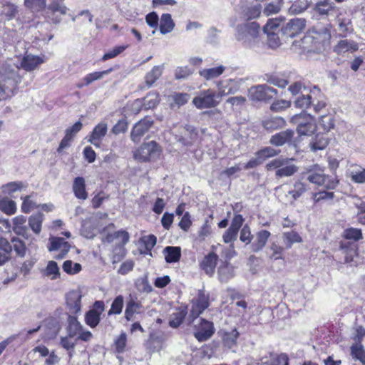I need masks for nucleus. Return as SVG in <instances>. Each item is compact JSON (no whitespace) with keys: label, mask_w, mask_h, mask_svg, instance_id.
<instances>
[{"label":"nucleus","mask_w":365,"mask_h":365,"mask_svg":"<svg viewBox=\"0 0 365 365\" xmlns=\"http://www.w3.org/2000/svg\"><path fill=\"white\" fill-rule=\"evenodd\" d=\"M19 70L18 67L7 62L0 66V101L11 98L17 93L22 78Z\"/></svg>","instance_id":"obj_1"},{"label":"nucleus","mask_w":365,"mask_h":365,"mask_svg":"<svg viewBox=\"0 0 365 365\" xmlns=\"http://www.w3.org/2000/svg\"><path fill=\"white\" fill-rule=\"evenodd\" d=\"M108 217L107 213L97 212L88 219L83 221L81 228V235L87 239L94 238L98 233H101L102 237L105 236L108 232H110V230L114 228V225L110 223L108 226L103 227V220Z\"/></svg>","instance_id":"obj_2"},{"label":"nucleus","mask_w":365,"mask_h":365,"mask_svg":"<svg viewBox=\"0 0 365 365\" xmlns=\"http://www.w3.org/2000/svg\"><path fill=\"white\" fill-rule=\"evenodd\" d=\"M129 240V234L125 230H119L113 232H108L102 237L103 243H113L115 247L111 255L113 264L118 263L125 256V245Z\"/></svg>","instance_id":"obj_3"},{"label":"nucleus","mask_w":365,"mask_h":365,"mask_svg":"<svg viewBox=\"0 0 365 365\" xmlns=\"http://www.w3.org/2000/svg\"><path fill=\"white\" fill-rule=\"evenodd\" d=\"M259 26L256 22H247L237 27L236 38L249 48H253L258 42Z\"/></svg>","instance_id":"obj_4"},{"label":"nucleus","mask_w":365,"mask_h":365,"mask_svg":"<svg viewBox=\"0 0 365 365\" xmlns=\"http://www.w3.org/2000/svg\"><path fill=\"white\" fill-rule=\"evenodd\" d=\"M294 158L279 157L269 162L265 168L267 171L275 170L277 178L291 177L298 171V167L292 163Z\"/></svg>","instance_id":"obj_5"},{"label":"nucleus","mask_w":365,"mask_h":365,"mask_svg":"<svg viewBox=\"0 0 365 365\" xmlns=\"http://www.w3.org/2000/svg\"><path fill=\"white\" fill-rule=\"evenodd\" d=\"M162 148L159 144L152 140L142 143L134 152L133 158L141 163L154 161L160 158Z\"/></svg>","instance_id":"obj_6"},{"label":"nucleus","mask_w":365,"mask_h":365,"mask_svg":"<svg viewBox=\"0 0 365 365\" xmlns=\"http://www.w3.org/2000/svg\"><path fill=\"white\" fill-rule=\"evenodd\" d=\"M290 121L297 125V130L299 135H311L316 130L314 118L307 113L292 116Z\"/></svg>","instance_id":"obj_7"},{"label":"nucleus","mask_w":365,"mask_h":365,"mask_svg":"<svg viewBox=\"0 0 365 365\" xmlns=\"http://www.w3.org/2000/svg\"><path fill=\"white\" fill-rule=\"evenodd\" d=\"M220 102L216 91L212 89L202 91L192 99V104L198 109L215 108Z\"/></svg>","instance_id":"obj_8"},{"label":"nucleus","mask_w":365,"mask_h":365,"mask_svg":"<svg viewBox=\"0 0 365 365\" xmlns=\"http://www.w3.org/2000/svg\"><path fill=\"white\" fill-rule=\"evenodd\" d=\"M277 93L276 89L266 85L252 86L249 89V97L254 101H269Z\"/></svg>","instance_id":"obj_9"},{"label":"nucleus","mask_w":365,"mask_h":365,"mask_svg":"<svg viewBox=\"0 0 365 365\" xmlns=\"http://www.w3.org/2000/svg\"><path fill=\"white\" fill-rule=\"evenodd\" d=\"M153 124V120L151 117H145L138 121L133 126L130 138L134 143H138L141 138L148 131Z\"/></svg>","instance_id":"obj_10"},{"label":"nucleus","mask_w":365,"mask_h":365,"mask_svg":"<svg viewBox=\"0 0 365 365\" xmlns=\"http://www.w3.org/2000/svg\"><path fill=\"white\" fill-rule=\"evenodd\" d=\"M192 305L190 310V317L193 319H196L209 307V296L205 294L204 291L199 290L197 297L192 299Z\"/></svg>","instance_id":"obj_11"},{"label":"nucleus","mask_w":365,"mask_h":365,"mask_svg":"<svg viewBox=\"0 0 365 365\" xmlns=\"http://www.w3.org/2000/svg\"><path fill=\"white\" fill-rule=\"evenodd\" d=\"M195 337L199 341H205L210 339L214 334V327L212 322L201 319L200 323L195 325Z\"/></svg>","instance_id":"obj_12"},{"label":"nucleus","mask_w":365,"mask_h":365,"mask_svg":"<svg viewBox=\"0 0 365 365\" xmlns=\"http://www.w3.org/2000/svg\"><path fill=\"white\" fill-rule=\"evenodd\" d=\"M240 81L235 79L220 81L217 83L218 89L217 94L220 99L222 96L234 94L240 90Z\"/></svg>","instance_id":"obj_13"},{"label":"nucleus","mask_w":365,"mask_h":365,"mask_svg":"<svg viewBox=\"0 0 365 365\" xmlns=\"http://www.w3.org/2000/svg\"><path fill=\"white\" fill-rule=\"evenodd\" d=\"M82 297L78 290H73L66 294V308L71 314H76L81 312Z\"/></svg>","instance_id":"obj_14"},{"label":"nucleus","mask_w":365,"mask_h":365,"mask_svg":"<svg viewBox=\"0 0 365 365\" xmlns=\"http://www.w3.org/2000/svg\"><path fill=\"white\" fill-rule=\"evenodd\" d=\"M244 218L241 215H235L231 222L230 227L223 235V241L230 243L237 240L240 228L242 227Z\"/></svg>","instance_id":"obj_15"},{"label":"nucleus","mask_w":365,"mask_h":365,"mask_svg":"<svg viewBox=\"0 0 365 365\" xmlns=\"http://www.w3.org/2000/svg\"><path fill=\"white\" fill-rule=\"evenodd\" d=\"M305 24L306 21L304 19H293L287 22L281 30L286 36L293 38L304 30Z\"/></svg>","instance_id":"obj_16"},{"label":"nucleus","mask_w":365,"mask_h":365,"mask_svg":"<svg viewBox=\"0 0 365 365\" xmlns=\"http://www.w3.org/2000/svg\"><path fill=\"white\" fill-rule=\"evenodd\" d=\"M160 99L159 96L157 93L152 92L148 93L144 98L143 99H137L133 103V109L137 112L139 111V107L142 106L145 110L155 108L159 103Z\"/></svg>","instance_id":"obj_17"},{"label":"nucleus","mask_w":365,"mask_h":365,"mask_svg":"<svg viewBox=\"0 0 365 365\" xmlns=\"http://www.w3.org/2000/svg\"><path fill=\"white\" fill-rule=\"evenodd\" d=\"M359 48L357 43L352 40L342 39L334 46V52L339 56H344L346 53H354Z\"/></svg>","instance_id":"obj_18"},{"label":"nucleus","mask_w":365,"mask_h":365,"mask_svg":"<svg viewBox=\"0 0 365 365\" xmlns=\"http://www.w3.org/2000/svg\"><path fill=\"white\" fill-rule=\"evenodd\" d=\"M44 62V59L42 57L28 54L21 60V66L13 65L14 67H18L19 69L23 68L26 71H32L36 69L39 65ZM20 70H19V71Z\"/></svg>","instance_id":"obj_19"},{"label":"nucleus","mask_w":365,"mask_h":365,"mask_svg":"<svg viewBox=\"0 0 365 365\" xmlns=\"http://www.w3.org/2000/svg\"><path fill=\"white\" fill-rule=\"evenodd\" d=\"M108 125L106 123H100L95 126L91 134L88 136V141L95 145L100 147L103 138L106 135Z\"/></svg>","instance_id":"obj_20"},{"label":"nucleus","mask_w":365,"mask_h":365,"mask_svg":"<svg viewBox=\"0 0 365 365\" xmlns=\"http://www.w3.org/2000/svg\"><path fill=\"white\" fill-rule=\"evenodd\" d=\"M317 95H319V89L314 86L309 93H303L299 96L294 101V105L297 108L307 109L312 104L314 96L316 98Z\"/></svg>","instance_id":"obj_21"},{"label":"nucleus","mask_w":365,"mask_h":365,"mask_svg":"<svg viewBox=\"0 0 365 365\" xmlns=\"http://www.w3.org/2000/svg\"><path fill=\"white\" fill-rule=\"evenodd\" d=\"M198 138V134L195 128L191 125H186L182 135L178 138L177 140L185 146H190Z\"/></svg>","instance_id":"obj_22"},{"label":"nucleus","mask_w":365,"mask_h":365,"mask_svg":"<svg viewBox=\"0 0 365 365\" xmlns=\"http://www.w3.org/2000/svg\"><path fill=\"white\" fill-rule=\"evenodd\" d=\"M143 312V307L140 302L130 298L126 304L125 310V318L128 321L133 320L135 314H140Z\"/></svg>","instance_id":"obj_23"},{"label":"nucleus","mask_w":365,"mask_h":365,"mask_svg":"<svg viewBox=\"0 0 365 365\" xmlns=\"http://www.w3.org/2000/svg\"><path fill=\"white\" fill-rule=\"evenodd\" d=\"M293 135L294 131L288 129L273 135L269 140V143L274 146H282L285 143H289Z\"/></svg>","instance_id":"obj_24"},{"label":"nucleus","mask_w":365,"mask_h":365,"mask_svg":"<svg viewBox=\"0 0 365 365\" xmlns=\"http://www.w3.org/2000/svg\"><path fill=\"white\" fill-rule=\"evenodd\" d=\"M217 259L218 257L216 254L209 253L200 262V267L207 275L211 276L215 272Z\"/></svg>","instance_id":"obj_25"},{"label":"nucleus","mask_w":365,"mask_h":365,"mask_svg":"<svg viewBox=\"0 0 365 365\" xmlns=\"http://www.w3.org/2000/svg\"><path fill=\"white\" fill-rule=\"evenodd\" d=\"M335 4L330 0L319 1L314 6V11L321 16H328L335 11Z\"/></svg>","instance_id":"obj_26"},{"label":"nucleus","mask_w":365,"mask_h":365,"mask_svg":"<svg viewBox=\"0 0 365 365\" xmlns=\"http://www.w3.org/2000/svg\"><path fill=\"white\" fill-rule=\"evenodd\" d=\"M73 191L74 195L81 200H86L88 193L86 190L85 180L82 177H77L74 179L73 184Z\"/></svg>","instance_id":"obj_27"},{"label":"nucleus","mask_w":365,"mask_h":365,"mask_svg":"<svg viewBox=\"0 0 365 365\" xmlns=\"http://www.w3.org/2000/svg\"><path fill=\"white\" fill-rule=\"evenodd\" d=\"M12 246L5 238H0V266L4 265L11 259Z\"/></svg>","instance_id":"obj_28"},{"label":"nucleus","mask_w":365,"mask_h":365,"mask_svg":"<svg viewBox=\"0 0 365 365\" xmlns=\"http://www.w3.org/2000/svg\"><path fill=\"white\" fill-rule=\"evenodd\" d=\"M225 71V67L222 65L217 67L203 68L199 71V75L206 81L215 79L221 76Z\"/></svg>","instance_id":"obj_29"},{"label":"nucleus","mask_w":365,"mask_h":365,"mask_svg":"<svg viewBox=\"0 0 365 365\" xmlns=\"http://www.w3.org/2000/svg\"><path fill=\"white\" fill-rule=\"evenodd\" d=\"M26 219L23 215H19L13 219V231L18 235L25 237L28 232L26 225Z\"/></svg>","instance_id":"obj_30"},{"label":"nucleus","mask_w":365,"mask_h":365,"mask_svg":"<svg viewBox=\"0 0 365 365\" xmlns=\"http://www.w3.org/2000/svg\"><path fill=\"white\" fill-rule=\"evenodd\" d=\"M163 254L166 262H176L180 260L181 256V249L179 247L168 246L163 250Z\"/></svg>","instance_id":"obj_31"},{"label":"nucleus","mask_w":365,"mask_h":365,"mask_svg":"<svg viewBox=\"0 0 365 365\" xmlns=\"http://www.w3.org/2000/svg\"><path fill=\"white\" fill-rule=\"evenodd\" d=\"M175 27V23L169 14H163L160 19L159 28L162 34L170 33Z\"/></svg>","instance_id":"obj_32"},{"label":"nucleus","mask_w":365,"mask_h":365,"mask_svg":"<svg viewBox=\"0 0 365 365\" xmlns=\"http://www.w3.org/2000/svg\"><path fill=\"white\" fill-rule=\"evenodd\" d=\"M282 240L286 249H290L294 243L302 242L301 236L294 230L283 232Z\"/></svg>","instance_id":"obj_33"},{"label":"nucleus","mask_w":365,"mask_h":365,"mask_svg":"<svg viewBox=\"0 0 365 365\" xmlns=\"http://www.w3.org/2000/svg\"><path fill=\"white\" fill-rule=\"evenodd\" d=\"M270 232L267 230H262L257 233L256 240L252 244V250L255 252L261 250L266 245Z\"/></svg>","instance_id":"obj_34"},{"label":"nucleus","mask_w":365,"mask_h":365,"mask_svg":"<svg viewBox=\"0 0 365 365\" xmlns=\"http://www.w3.org/2000/svg\"><path fill=\"white\" fill-rule=\"evenodd\" d=\"M163 66H155L150 71L146 73L145 82L148 88L151 87L154 83L161 76L163 73Z\"/></svg>","instance_id":"obj_35"},{"label":"nucleus","mask_w":365,"mask_h":365,"mask_svg":"<svg viewBox=\"0 0 365 365\" xmlns=\"http://www.w3.org/2000/svg\"><path fill=\"white\" fill-rule=\"evenodd\" d=\"M43 220V214L38 212L32 215L29 217V225L31 230L36 235L40 234L41 231L42 222Z\"/></svg>","instance_id":"obj_36"},{"label":"nucleus","mask_w":365,"mask_h":365,"mask_svg":"<svg viewBox=\"0 0 365 365\" xmlns=\"http://www.w3.org/2000/svg\"><path fill=\"white\" fill-rule=\"evenodd\" d=\"M312 38L316 40L322 46L329 43L331 38L329 31L327 28H322L317 31H313Z\"/></svg>","instance_id":"obj_37"},{"label":"nucleus","mask_w":365,"mask_h":365,"mask_svg":"<svg viewBox=\"0 0 365 365\" xmlns=\"http://www.w3.org/2000/svg\"><path fill=\"white\" fill-rule=\"evenodd\" d=\"M302 175H307V180L317 185H322L324 183L325 175L322 172H317L312 170L304 171Z\"/></svg>","instance_id":"obj_38"},{"label":"nucleus","mask_w":365,"mask_h":365,"mask_svg":"<svg viewBox=\"0 0 365 365\" xmlns=\"http://www.w3.org/2000/svg\"><path fill=\"white\" fill-rule=\"evenodd\" d=\"M68 326L67 331L70 337H74L75 336L78 335L80 331L83 329V326L75 317L69 316L68 318Z\"/></svg>","instance_id":"obj_39"},{"label":"nucleus","mask_w":365,"mask_h":365,"mask_svg":"<svg viewBox=\"0 0 365 365\" xmlns=\"http://www.w3.org/2000/svg\"><path fill=\"white\" fill-rule=\"evenodd\" d=\"M285 123V120L282 117H274L263 121V126L266 130H273L282 128Z\"/></svg>","instance_id":"obj_40"},{"label":"nucleus","mask_w":365,"mask_h":365,"mask_svg":"<svg viewBox=\"0 0 365 365\" xmlns=\"http://www.w3.org/2000/svg\"><path fill=\"white\" fill-rule=\"evenodd\" d=\"M238 336L239 333L236 329H234L230 331H225L222 335V340L225 346L229 349L235 346L237 344Z\"/></svg>","instance_id":"obj_41"},{"label":"nucleus","mask_w":365,"mask_h":365,"mask_svg":"<svg viewBox=\"0 0 365 365\" xmlns=\"http://www.w3.org/2000/svg\"><path fill=\"white\" fill-rule=\"evenodd\" d=\"M113 71V68H109L108 70H105L101 72H94L88 74L84 78L83 81H85L84 84H78V87L81 88L83 86H88L91 84L92 82L101 79L105 76L106 75L109 74Z\"/></svg>","instance_id":"obj_42"},{"label":"nucleus","mask_w":365,"mask_h":365,"mask_svg":"<svg viewBox=\"0 0 365 365\" xmlns=\"http://www.w3.org/2000/svg\"><path fill=\"white\" fill-rule=\"evenodd\" d=\"M310 4L309 0H296L289 9L291 14H299L307 10Z\"/></svg>","instance_id":"obj_43"},{"label":"nucleus","mask_w":365,"mask_h":365,"mask_svg":"<svg viewBox=\"0 0 365 365\" xmlns=\"http://www.w3.org/2000/svg\"><path fill=\"white\" fill-rule=\"evenodd\" d=\"M219 279L222 282H227L233 276V268L228 264L221 265L218 269Z\"/></svg>","instance_id":"obj_44"},{"label":"nucleus","mask_w":365,"mask_h":365,"mask_svg":"<svg viewBox=\"0 0 365 365\" xmlns=\"http://www.w3.org/2000/svg\"><path fill=\"white\" fill-rule=\"evenodd\" d=\"M0 210L7 215H13L16 211V202L8 198L0 200Z\"/></svg>","instance_id":"obj_45"},{"label":"nucleus","mask_w":365,"mask_h":365,"mask_svg":"<svg viewBox=\"0 0 365 365\" xmlns=\"http://www.w3.org/2000/svg\"><path fill=\"white\" fill-rule=\"evenodd\" d=\"M351 356L365 365V351L361 344L356 343L351 346Z\"/></svg>","instance_id":"obj_46"},{"label":"nucleus","mask_w":365,"mask_h":365,"mask_svg":"<svg viewBox=\"0 0 365 365\" xmlns=\"http://www.w3.org/2000/svg\"><path fill=\"white\" fill-rule=\"evenodd\" d=\"M101 313L97 310L88 311L85 317L86 323L91 328L96 327L100 322Z\"/></svg>","instance_id":"obj_47"},{"label":"nucleus","mask_w":365,"mask_h":365,"mask_svg":"<svg viewBox=\"0 0 365 365\" xmlns=\"http://www.w3.org/2000/svg\"><path fill=\"white\" fill-rule=\"evenodd\" d=\"M12 249L20 257H24L26 253V247L25 243L17 237H13L11 239Z\"/></svg>","instance_id":"obj_48"},{"label":"nucleus","mask_w":365,"mask_h":365,"mask_svg":"<svg viewBox=\"0 0 365 365\" xmlns=\"http://www.w3.org/2000/svg\"><path fill=\"white\" fill-rule=\"evenodd\" d=\"M24 5L33 12H38L46 8L45 0H25Z\"/></svg>","instance_id":"obj_49"},{"label":"nucleus","mask_w":365,"mask_h":365,"mask_svg":"<svg viewBox=\"0 0 365 365\" xmlns=\"http://www.w3.org/2000/svg\"><path fill=\"white\" fill-rule=\"evenodd\" d=\"M307 190V186L305 183L297 181L294 184V190L289 192L294 200H297Z\"/></svg>","instance_id":"obj_50"},{"label":"nucleus","mask_w":365,"mask_h":365,"mask_svg":"<svg viewBox=\"0 0 365 365\" xmlns=\"http://www.w3.org/2000/svg\"><path fill=\"white\" fill-rule=\"evenodd\" d=\"M45 275L51 277L52 279H55L60 276L59 268L54 261H49L44 270Z\"/></svg>","instance_id":"obj_51"},{"label":"nucleus","mask_w":365,"mask_h":365,"mask_svg":"<svg viewBox=\"0 0 365 365\" xmlns=\"http://www.w3.org/2000/svg\"><path fill=\"white\" fill-rule=\"evenodd\" d=\"M259 158L264 162L267 158H273L279 154L280 150L274 149L272 147H265L257 152Z\"/></svg>","instance_id":"obj_52"},{"label":"nucleus","mask_w":365,"mask_h":365,"mask_svg":"<svg viewBox=\"0 0 365 365\" xmlns=\"http://www.w3.org/2000/svg\"><path fill=\"white\" fill-rule=\"evenodd\" d=\"M123 297L122 295L116 297L111 304L108 315L120 314L123 307Z\"/></svg>","instance_id":"obj_53"},{"label":"nucleus","mask_w":365,"mask_h":365,"mask_svg":"<svg viewBox=\"0 0 365 365\" xmlns=\"http://www.w3.org/2000/svg\"><path fill=\"white\" fill-rule=\"evenodd\" d=\"M343 236L347 240L354 241H358L363 238L361 230L354 227L345 230Z\"/></svg>","instance_id":"obj_54"},{"label":"nucleus","mask_w":365,"mask_h":365,"mask_svg":"<svg viewBox=\"0 0 365 365\" xmlns=\"http://www.w3.org/2000/svg\"><path fill=\"white\" fill-rule=\"evenodd\" d=\"M26 187V186L22 182H11L3 186V191L8 195H11Z\"/></svg>","instance_id":"obj_55"},{"label":"nucleus","mask_w":365,"mask_h":365,"mask_svg":"<svg viewBox=\"0 0 365 365\" xmlns=\"http://www.w3.org/2000/svg\"><path fill=\"white\" fill-rule=\"evenodd\" d=\"M351 179L356 183H365V168L356 167L351 172Z\"/></svg>","instance_id":"obj_56"},{"label":"nucleus","mask_w":365,"mask_h":365,"mask_svg":"<svg viewBox=\"0 0 365 365\" xmlns=\"http://www.w3.org/2000/svg\"><path fill=\"white\" fill-rule=\"evenodd\" d=\"M63 269L69 274H75L81 270V265L79 263H73L71 260H66L63 264Z\"/></svg>","instance_id":"obj_57"},{"label":"nucleus","mask_w":365,"mask_h":365,"mask_svg":"<svg viewBox=\"0 0 365 365\" xmlns=\"http://www.w3.org/2000/svg\"><path fill=\"white\" fill-rule=\"evenodd\" d=\"M186 312L184 310L172 314L169 324L173 328L178 327L184 320Z\"/></svg>","instance_id":"obj_58"},{"label":"nucleus","mask_w":365,"mask_h":365,"mask_svg":"<svg viewBox=\"0 0 365 365\" xmlns=\"http://www.w3.org/2000/svg\"><path fill=\"white\" fill-rule=\"evenodd\" d=\"M145 22L150 28L154 29L153 34H155V31L159 26L158 15L154 11L148 14L145 16Z\"/></svg>","instance_id":"obj_59"},{"label":"nucleus","mask_w":365,"mask_h":365,"mask_svg":"<svg viewBox=\"0 0 365 365\" xmlns=\"http://www.w3.org/2000/svg\"><path fill=\"white\" fill-rule=\"evenodd\" d=\"M281 20L279 19H269L264 26V32H277L279 33L280 29Z\"/></svg>","instance_id":"obj_60"},{"label":"nucleus","mask_w":365,"mask_h":365,"mask_svg":"<svg viewBox=\"0 0 365 365\" xmlns=\"http://www.w3.org/2000/svg\"><path fill=\"white\" fill-rule=\"evenodd\" d=\"M329 144V139L324 136H317L315 142L310 144L311 149L313 151H316L318 150L324 149Z\"/></svg>","instance_id":"obj_61"},{"label":"nucleus","mask_w":365,"mask_h":365,"mask_svg":"<svg viewBox=\"0 0 365 365\" xmlns=\"http://www.w3.org/2000/svg\"><path fill=\"white\" fill-rule=\"evenodd\" d=\"M31 196L27 195L25 197H21L23 200V203L21 205V211L24 213H29L36 207H38L35 202H34L31 199Z\"/></svg>","instance_id":"obj_62"},{"label":"nucleus","mask_w":365,"mask_h":365,"mask_svg":"<svg viewBox=\"0 0 365 365\" xmlns=\"http://www.w3.org/2000/svg\"><path fill=\"white\" fill-rule=\"evenodd\" d=\"M267 36V44L272 48H277L280 44V39L277 32H264Z\"/></svg>","instance_id":"obj_63"},{"label":"nucleus","mask_w":365,"mask_h":365,"mask_svg":"<svg viewBox=\"0 0 365 365\" xmlns=\"http://www.w3.org/2000/svg\"><path fill=\"white\" fill-rule=\"evenodd\" d=\"M48 11L52 14L58 12L62 15H65L67 11V8L63 4L62 2L53 1L48 6Z\"/></svg>","instance_id":"obj_64"}]
</instances>
